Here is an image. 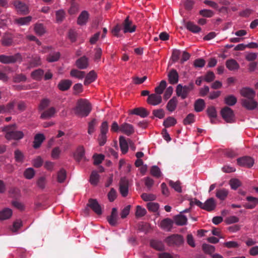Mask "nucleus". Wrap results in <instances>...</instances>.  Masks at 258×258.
<instances>
[{"label":"nucleus","mask_w":258,"mask_h":258,"mask_svg":"<svg viewBox=\"0 0 258 258\" xmlns=\"http://www.w3.org/2000/svg\"><path fill=\"white\" fill-rule=\"evenodd\" d=\"M16 125H8L4 127L2 131L5 133V138L8 140L18 141L24 137V133L21 131L15 130Z\"/></svg>","instance_id":"obj_1"},{"label":"nucleus","mask_w":258,"mask_h":258,"mask_svg":"<svg viewBox=\"0 0 258 258\" xmlns=\"http://www.w3.org/2000/svg\"><path fill=\"white\" fill-rule=\"evenodd\" d=\"M91 109V104L88 100L80 99L77 102L75 111L79 116L85 117L89 115Z\"/></svg>","instance_id":"obj_2"},{"label":"nucleus","mask_w":258,"mask_h":258,"mask_svg":"<svg viewBox=\"0 0 258 258\" xmlns=\"http://www.w3.org/2000/svg\"><path fill=\"white\" fill-rule=\"evenodd\" d=\"M194 83H190L188 86H182L178 84L176 88V93L177 96L180 97L182 99L186 98L188 93L194 89Z\"/></svg>","instance_id":"obj_3"},{"label":"nucleus","mask_w":258,"mask_h":258,"mask_svg":"<svg viewBox=\"0 0 258 258\" xmlns=\"http://www.w3.org/2000/svg\"><path fill=\"white\" fill-rule=\"evenodd\" d=\"M22 56L20 53L14 55H0V62L3 63H10L21 61Z\"/></svg>","instance_id":"obj_4"},{"label":"nucleus","mask_w":258,"mask_h":258,"mask_svg":"<svg viewBox=\"0 0 258 258\" xmlns=\"http://www.w3.org/2000/svg\"><path fill=\"white\" fill-rule=\"evenodd\" d=\"M221 114L223 119L227 122H232L234 120V115L233 110L228 107H225L221 110Z\"/></svg>","instance_id":"obj_5"},{"label":"nucleus","mask_w":258,"mask_h":258,"mask_svg":"<svg viewBox=\"0 0 258 258\" xmlns=\"http://www.w3.org/2000/svg\"><path fill=\"white\" fill-rule=\"evenodd\" d=\"M254 98H243L241 99L242 106L249 110L255 109L257 107L258 104Z\"/></svg>","instance_id":"obj_6"},{"label":"nucleus","mask_w":258,"mask_h":258,"mask_svg":"<svg viewBox=\"0 0 258 258\" xmlns=\"http://www.w3.org/2000/svg\"><path fill=\"white\" fill-rule=\"evenodd\" d=\"M165 241L170 245H179L183 243V239L181 235L173 234L166 238Z\"/></svg>","instance_id":"obj_7"},{"label":"nucleus","mask_w":258,"mask_h":258,"mask_svg":"<svg viewBox=\"0 0 258 258\" xmlns=\"http://www.w3.org/2000/svg\"><path fill=\"white\" fill-rule=\"evenodd\" d=\"M162 101L161 96L156 93H153L149 95L147 100V103L153 106H157L160 104Z\"/></svg>","instance_id":"obj_8"},{"label":"nucleus","mask_w":258,"mask_h":258,"mask_svg":"<svg viewBox=\"0 0 258 258\" xmlns=\"http://www.w3.org/2000/svg\"><path fill=\"white\" fill-rule=\"evenodd\" d=\"M13 4L18 13L26 15L29 13L28 8L25 4L19 1H15Z\"/></svg>","instance_id":"obj_9"},{"label":"nucleus","mask_w":258,"mask_h":258,"mask_svg":"<svg viewBox=\"0 0 258 258\" xmlns=\"http://www.w3.org/2000/svg\"><path fill=\"white\" fill-rule=\"evenodd\" d=\"M123 32L126 33H133L135 31L136 26L134 25L131 21L129 20L128 17H127L123 23Z\"/></svg>","instance_id":"obj_10"},{"label":"nucleus","mask_w":258,"mask_h":258,"mask_svg":"<svg viewBox=\"0 0 258 258\" xmlns=\"http://www.w3.org/2000/svg\"><path fill=\"white\" fill-rule=\"evenodd\" d=\"M128 183L125 178L121 179L119 185V191L122 196L125 197L128 194Z\"/></svg>","instance_id":"obj_11"},{"label":"nucleus","mask_w":258,"mask_h":258,"mask_svg":"<svg viewBox=\"0 0 258 258\" xmlns=\"http://www.w3.org/2000/svg\"><path fill=\"white\" fill-rule=\"evenodd\" d=\"M238 164L242 166H246L248 167H251L253 163V159L249 157H243L237 159Z\"/></svg>","instance_id":"obj_12"},{"label":"nucleus","mask_w":258,"mask_h":258,"mask_svg":"<svg viewBox=\"0 0 258 258\" xmlns=\"http://www.w3.org/2000/svg\"><path fill=\"white\" fill-rule=\"evenodd\" d=\"M240 93L244 98H254L255 96V92L252 89L245 87L241 89Z\"/></svg>","instance_id":"obj_13"},{"label":"nucleus","mask_w":258,"mask_h":258,"mask_svg":"<svg viewBox=\"0 0 258 258\" xmlns=\"http://www.w3.org/2000/svg\"><path fill=\"white\" fill-rule=\"evenodd\" d=\"M120 132L129 136L134 132V128L132 125L124 123L120 126Z\"/></svg>","instance_id":"obj_14"},{"label":"nucleus","mask_w":258,"mask_h":258,"mask_svg":"<svg viewBox=\"0 0 258 258\" xmlns=\"http://www.w3.org/2000/svg\"><path fill=\"white\" fill-rule=\"evenodd\" d=\"M89 206L98 215L102 213V209L100 205L96 200L91 199L89 201Z\"/></svg>","instance_id":"obj_15"},{"label":"nucleus","mask_w":258,"mask_h":258,"mask_svg":"<svg viewBox=\"0 0 258 258\" xmlns=\"http://www.w3.org/2000/svg\"><path fill=\"white\" fill-rule=\"evenodd\" d=\"M32 17L27 16L15 19L14 23L18 26L28 25L32 20Z\"/></svg>","instance_id":"obj_16"},{"label":"nucleus","mask_w":258,"mask_h":258,"mask_svg":"<svg viewBox=\"0 0 258 258\" xmlns=\"http://www.w3.org/2000/svg\"><path fill=\"white\" fill-rule=\"evenodd\" d=\"M173 221L169 218H166L161 221L160 226L162 229L169 231L171 229Z\"/></svg>","instance_id":"obj_17"},{"label":"nucleus","mask_w":258,"mask_h":258,"mask_svg":"<svg viewBox=\"0 0 258 258\" xmlns=\"http://www.w3.org/2000/svg\"><path fill=\"white\" fill-rule=\"evenodd\" d=\"M246 200L247 203H245L244 206L247 209H252L258 204V199L254 197H247Z\"/></svg>","instance_id":"obj_18"},{"label":"nucleus","mask_w":258,"mask_h":258,"mask_svg":"<svg viewBox=\"0 0 258 258\" xmlns=\"http://www.w3.org/2000/svg\"><path fill=\"white\" fill-rule=\"evenodd\" d=\"M109 223L112 226H115L117 223V211L115 208L112 209L111 215L108 218Z\"/></svg>","instance_id":"obj_19"},{"label":"nucleus","mask_w":258,"mask_h":258,"mask_svg":"<svg viewBox=\"0 0 258 258\" xmlns=\"http://www.w3.org/2000/svg\"><path fill=\"white\" fill-rule=\"evenodd\" d=\"M72 82L70 80H61L58 84V89L62 91L68 90L72 85Z\"/></svg>","instance_id":"obj_20"},{"label":"nucleus","mask_w":258,"mask_h":258,"mask_svg":"<svg viewBox=\"0 0 258 258\" xmlns=\"http://www.w3.org/2000/svg\"><path fill=\"white\" fill-rule=\"evenodd\" d=\"M45 140V137L42 134H37L34 137L33 147L35 149L39 148Z\"/></svg>","instance_id":"obj_21"},{"label":"nucleus","mask_w":258,"mask_h":258,"mask_svg":"<svg viewBox=\"0 0 258 258\" xmlns=\"http://www.w3.org/2000/svg\"><path fill=\"white\" fill-rule=\"evenodd\" d=\"M169 82L171 84H176L178 81V74L175 70H172L168 75Z\"/></svg>","instance_id":"obj_22"},{"label":"nucleus","mask_w":258,"mask_h":258,"mask_svg":"<svg viewBox=\"0 0 258 258\" xmlns=\"http://www.w3.org/2000/svg\"><path fill=\"white\" fill-rule=\"evenodd\" d=\"M216 207V203L213 198L208 199L205 203L203 209L208 211H211L215 209Z\"/></svg>","instance_id":"obj_23"},{"label":"nucleus","mask_w":258,"mask_h":258,"mask_svg":"<svg viewBox=\"0 0 258 258\" xmlns=\"http://www.w3.org/2000/svg\"><path fill=\"white\" fill-rule=\"evenodd\" d=\"M119 145L122 153L123 154L126 153L129 146L128 140L126 141L124 137H120L119 138Z\"/></svg>","instance_id":"obj_24"},{"label":"nucleus","mask_w":258,"mask_h":258,"mask_svg":"<svg viewBox=\"0 0 258 258\" xmlns=\"http://www.w3.org/2000/svg\"><path fill=\"white\" fill-rule=\"evenodd\" d=\"M89 18V14L86 11H83L78 18V24L79 25H84L86 24Z\"/></svg>","instance_id":"obj_25"},{"label":"nucleus","mask_w":258,"mask_h":258,"mask_svg":"<svg viewBox=\"0 0 258 258\" xmlns=\"http://www.w3.org/2000/svg\"><path fill=\"white\" fill-rule=\"evenodd\" d=\"M55 112V109L54 107H50L48 109L42 112L41 114L40 117L43 119H48L53 117Z\"/></svg>","instance_id":"obj_26"},{"label":"nucleus","mask_w":258,"mask_h":258,"mask_svg":"<svg viewBox=\"0 0 258 258\" xmlns=\"http://www.w3.org/2000/svg\"><path fill=\"white\" fill-rule=\"evenodd\" d=\"M76 64L79 69H85L88 66V59L85 56H83L76 61Z\"/></svg>","instance_id":"obj_27"},{"label":"nucleus","mask_w":258,"mask_h":258,"mask_svg":"<svg viewBox=\"0 0 258 258\" xmlns=\"http://www.w3.org/2000/svg\"><path fill=\"white\" fill-rule=\"evenodd\" d=\"M177 99L176 97L172 98L167 103L166 105L167 109L170 112H173L176 108Z\"/></svg>","instance_id":"obj_28"},{"label":"nucleus","mask_w":258,"mask_h":258,"mask_svg":"<svg viewBox=\"0 0 258 258\" xmlns=\"http://www.w3.org/2000/svg\"><path fill=\"white\" fill-rule=\"evenodd\" d=\"M12 215V211L9 208H5L0 211V220L9 219Z\"/></svg>","instance_id":"obj_29"},{"label":"nucleus","mask_w":258,"mask_h":258,"mask_svg":"<svg viewBox=\"0 0 258 258\" xmlns=\"http://www.w3.org/2000/svg\"><path fill=\"white\" fill-rule=\"evenodd\" d=\"M226 67L230 71L236 70L239 68L238 63L233 59L227 60L226 62Z\"/></svg>","instance_id":"obj_30"},{"label":"nucleus","mask_w":258,"mask_h":258,"mask_svg":"<svg viewBox=\"0 0 258 258\" xmlns=\"http://www.w3.org/2000/svg\"><path fill=\"white\" fill-rule=\"evenodd\" d=\"M228 190L225 188H220L216 190V196L220 200H224L227 197Z\"/></svg>","instance_id":"obj_31"},{"label":"nucleus","mask_w":258,"mask_h":258,"mask_svg":"<svg viewBox=\"0 0 258 258\" xmlns=\"http://www.w3.org/2000/svg\"><path fill=\"white\" fill-rule=\"evenodd\" d=\"M175 224L179 226L185 225L187 223L186 217L182 215H178L174 218Z\"/></svg>","instance_id":"obj_32"},{"label":"nucleus","mask_w":258,"mask_h":258,"mask_svg":"<svg viewBox=\"0 0 258 258\" xmlns=\"http://www.w3.org/2000/svg\"><path fill=\"white\" fill-rule=\"evenodd\" d=\"M205 107V101L202 99H199L196 101L194 104L195 110L196 112L202 111Z\"/></svg>","instance_id":"obj_33"},{"label":"nucleus","mask_w":258,"mask_h":258,"mask_svg":"<svg viewBox=\"0 0 258 258\" xmlns=\"http://www.w3.org/2000/svg\"><path fill=\"white\" fill-rule=\"evenodd\" d=\"M97 75L95 72L93 71H91L86 76L84 84L88 85L94 81L96 78Z\"/></svg>","instance_id":"obj_34"},{"label":"nucleus","mask_w":258,"mask_h":258,"mask_svg":"<svg viewBox=\"0 0 258 258\" xmlns=\"http://www.w3.org/2000/svg\"><path fill=\"white\" fill-rule=\"evenodd\" d=\"M207 112L209 117L211 118V122L214 123V119L217 117V111L215 108L213 106L209 107L207 108Z\"/></svg>","instance_id":"obj_35"},{"label":"nucleus","mask_w":258,"mask_h":258,"mask_svg":"<svg viewBox=\"0 0 258 258\" xmlns=\"http://www.w3.org/2000/svg\"><path fill=\"white\" fill-rule=\"evenodd\" d=\"M186 28L193 33H198L201 30L200 27L191 22H188L186 23Z\"/></svg>","instance_id":"obj_36"},{"label":"nucleus","mask_w":258,"mask_h":258,"mask_svg":"<svg viewBox=\"0 0 258 258\" xmlns=\"http://www.w3.org/2000/svg\"><path fill=\"white\" fill-rule=\"evenodd\" d=\"M132 113L139 115L142 117H145L148 115L147 110L144 108H135L132 111Z\"/></svg>","instance_id":"obj_37"},{"label":"nucleus","mask_w":258,"mask_h":258,"mask_svg":"<svg viewBox=\"0 0 258 258\" xmlns=\"http://www.w3.org/2000/svg\"><path fill=\"white\" fill-rule=\"evenodd\" d=\"M151 246L158 250H162L164 249V245L161 241L152 240L150 242Z\"/></svg>","instance_id":"obj_38"},{"label":"nucleus","mask_w":258,"mask_h":258,"mask_svg":"<svg viewBox=\"0 0 258 258\" xmlns=\"http://www.w3.org/2000/svg\"><path fill=\"white\" fill-rule=\"evenodd\" d=\"M85 155V149L83 146H79L76 150L74 156L77 160H80Z\"/></svg>","instance_id":"obj_39"},{"label":"nucleus","mask_w":258,"mask_h":258,"mask_svg":"<svg viewBox=\"0 0 258 258\" xmlns=\"http://www.w3.org/2000/svg\"><path fill=\"white\" fill-rule=\"evenodd\" d=\"M70 75L72 77L79 79H83L85 76V73L84 72L76 69L72 70L70 73Z\"/></svg>","instance_id":"obj_40"},{"label":"nucleus","mask_w":258,"mask_h":258,"mask_svg":"<svg viewBox=\"0 0 258 258\" xmlns=\"http://www.w3.org/2000/svg\"><path fill=\"white\" fill-rule=\"evenodd\" d=\"M166 87V82L164 80H162L160 82L159 85L156 87L155 89V93L158 94L160 95L162 94L163 91Z\"/></svg>","instance_id":"obj_41"},{"label":"nucleus","mask_w":258,"mask_h":258,"mask_svg":"<svg viewBox=\"0 0 258 258\" xmlns=\"http://www.w3.org/2000/svg\"><path fill=\"white\" fill-rule=\"evenodd\" d=\"M34 31L38 35H42L45 33V29L42 24H36L34 26Z\"/></svg>","instance_id":"obj_42"},{"label":"nucleus","mask_w":258,"mask_h":258,"mask_svg":"<svg viewBox=\"0 0 258 258\" xmlns=\"http://www.w3.org/2000/svg\"><path fill=\"white\" fill-rule=\"evenodd\" d=\"M56 21L57 23H61L65 18L66 13L63 10L60 9L55 13Z\"/></svg>","instance_id":"obj_43"},{"label":"nucleus","mask_w":258,"mask_h":258,"mask_svg":"<svg viewBox=\"0 0 258 258\" xmlns=\"http://www.w3.org/2000/svg\"><path fill=\"white\" fill-rule=\"evenodd\" d=\"M204 3L206 5H207V6H209L210 7L213 8L216 10H218L219 12H221L222 9H225V8L224 7L219 9L218 4L214 1H212L206 0L204 2Z\"/></svg>","instance_id":"obj_44"},{"label":"nucleus","mask_w":258,"mask_h":258,"mask_svg":"<svg viewBox=\"0 0 258 258\" xmlns=\"http://www.w3.org/2000/svg\"><path fill=\"white\" fill-rule=\"evenodd\" d=\"M13 43L12 36L5 35L2 40V44L4 46H10Z\"/></svg>","instance_id":"obj_45"},{"label":"nucleus","mask_w":258,"mask_h":258,"mask_svg":"<svg viewBox=\"0 0 258 258\" xmlns=\"http://www.w3.org/2000/svg\"><path fill=\"white\" fill-rule=\"evenodd\" d=\"M99 176L97 172L96 171H93L91 174L90 178L91 183L94 185H97L99 181Z\"/></svg>","instance_id":"obj_46"},{"label":"nucleus","mask_w":258,"mask_h":258,"mask_svg":"<svg viewBox=\"0 0 258 258\" xmlns=\"http://www.w3.org/2000/svg\"><path fill=\"white\" fill-rule=\"evenodd\" d=\"M236 98L233 95H229L225 98V102L226 104L232 106L236 104Z\"/></svg>","instance_id":"obj_47"},{"label":"nucleus","mask_w":258,"mask_h":258,"mask_svg":"<svg viewBox=\"0 0 258 258\" xmlns=\"http://www.w3.org/2000/svg\"><path fill=\"white\" fill-rule=\"evenodd\" d=\"M176 123V120L174 117H169L164 121L163 125L166 127H169L175 125Z\"/></svg>","instance_id":"obj_48"},{"label":"nucleus","mask_w":258,"mask_h":258,"mask_svg":"<svg viewBox=\"0 0 258 258\" xmlns=\"http://www.w3.org/2000/svg\"><path fill=\"white\" fill-rule=\"evenodd\" d=\"M229 184L232 189L235 190L241 185V183L239 179L233 178L229 181Z\"/></svg>","instance_id":"obj_49"},{"label":"nucleus","mask_w":258,"mask_h":258,"mask_svg":"<svg viewBox=\"0 0 258 258\" xmlns=\"http://www.w3.org/2000/svg\"><path fill=\"white\" fill-rule=\"evenodd\" d=\"M202 248L205 253L210 254H212L213 253H214L215 250V247L214 246L205 243L203 244Z\"/></svg>","instance_id":"obj_50"},{"label":"nucleus","mask_w":258,"mask_h":258,"mask_svg":"<svg viewBox=\"0 0 258 258\" xmlns=\"http://www.w3.org/2000/svg\"><path fill=\"white\" fill-rule=\"evenodd\" d=\"M43 75V71L41 69L36 70L31 73V77L36 80L41 79Z\"/></svg>","instance_id":"obj_51"},{"label":"nucleus","mask_w":258,"mask_h":258,"mask_svg":"<svg viewBox=\"0 0 258 258\" xmlns=\"http://www.w3.org/2000/svg\"><path fill=\"white\" fill-rule=\"evenodd\" d=\"M34 175L35 171L32 168H27L24 172L25 177L28 179H32L34 176Z\"/></svg>","instance_id":"obj_52"},{"label":"nucleus","mask_w":258,"mask_h":258,"mask_svg":"<svg viewBox=\"0 0 258 258\" xmlns=\"http://www.w3.org/2000/svg\"><path fill=\"white\" fill-rule=\"evenodd\" d=\"M151 174L154 177L159 178L161 176L160 168L157 166H153L151 169Z\"/></svg>","instance_id":"obj_53"},{"label":"nucleus","mask_w":258,"mask_h":258,"mask_svg":"<svg viewBox=\"0 0 258 258\" xmlns=\"http://www.w3.org/2000/svg\"><path fill=\"white\" fill-rule=\"evenodd\" d=\"M66 178V171L64 169L60 170L57 173V181L61 183L64 182Z\"/></svg>","instance_id":"obj_54"},{"label":"nucleus","mask_w":258,"mask_h":258,"mask_svg":"<svg viewBox=\"0 0 258 258\" xmlns=\"http://www.w3.org/2000/svg\"><path fill=\"white\" fill-rule=\"evenodd\" d=\"M146 210L140 206H137L136 207V216L137 217H141L146 214Z\"/></svg>","instance_id":"obj_55"},{"label":"nucleus","mask_w":258,"mask_h":258,"mask_svg":"<svg viewBox=\"0 0 258 258\" xmlns=\"http://www.w3.org/2000/svg\"><path fill=\"white\" fill-rule=\"evenodd\" d=\"M199 13L203 17L207 18H211L213 17L214 15V13L213 11L208 9L201 10L200 11Z\"/></svg>","instance_id":"obj_56"},{"label":"nucleus","mask_w":258,"mask_h":258,"mask_svg":"<svg viewBox=\"0 0 258 258\" xmlns=\"http://www.w3.org/2000/svg\"><path fill=\"white\" fill-rule=\"evenodd\" d=\"M141 197L144 201H152L156 199L155 195L152 194L144 193L142 195Z\"/></svg>","instance_id":"obj_57"},{"label":"nucleus","mask_w":258,"mask_h":258,"mask_svg":"<svg viewBox=\"0 0 258 258\" xmlns=\"http://www.w3.org/2000/svg\"><path fill=\"white\" fill-rule=\"evenodd\" d=\"M170 185L176 191L178 192H181V187L180 183L179 181L173 182L170 180L169 182Z\"/></svg>","instance_id":"obj_58"},{"label":"nucleus","mask_w":258,"mask_h":258,"mask_svg":"<svg viewBox=\"0 0 258 258\" xmlns=\"http://www.w3.org/2000/svg\"><path fill=\"white\" fill-rule=\"evenodd\" d=\"M147 208L149 211L155 212L158 210L159 205L156 203L150 202L147 204Z\"/></svg>","instance_id":"obj_59"},{"label":"nucleus","mask_w":258,"mask_h":258,"mask_svg":"<svg viewBox=\"0 0 258 258\" xmlns=\"http://www.w3.org/2000/svg\"><path fill=\"white\" fill-rule=\"evenodd\" d=\"M108 132V124L106 121H103L100 126V133L101 135H106Z\"/></svg>","instance_id":"obj_60"},{"label":"nucleus","mask_w":258,"mask_h":258,"mask_svg":"<svg viewBox=\"0 0 258 258\" xmlns=\"http://www.w3.org/2000/svg\"><path fill=\"white\" fill-rule=\"evenodd\" d=\"M41 64L40 58L38 56H34L32 57L31 61L30 62L31 67H34L39 66Z\"/></svg>","instance_id":"obj_61"},{"label":"nucleus","mask_w":258,"mask_h":258,"mask_svg":"<svg viewBox=\"0 0 258 258\" xmlns=\"http://www.w3.org/2000/svg\"><path fill=\"white\" fill-rule=\"evenodd\" d=\"M60 56L59 53L58 52L50 54L47 58V60L49 62H53L57 61Z\"/></svg>","instance_id":"obj_62"},{"label":"nucleus","mask_w":258,"mask_h":258,"mask_svg":"<svg viewBox=\"0 0 258 258\" xmlns=\"http://www.w3.org/2000/svg\"><path fill=\"white\" fill-rule=\"evenodd\" d=\"M97 124V121L95 119L91 120L88 125V133L89 134H92L95 131V127Z\"/></svg>","instance_id":"obj_63"},{"label":"nucleus","mask_w":258,"mask_h":258,"mask_svg":"<svg viewBox=\"0 0 258 258\" xmlns=\"http://www.w3.org/2000/svg\"><path fill=\"white\" fill-rule=\"evenodd\" d=\"M22 223L21 220H17L13 223L11 230L13 232H16L22 226Z\"/></svg>","instance_id":"obj_64"}]
</instances>
